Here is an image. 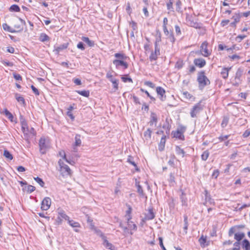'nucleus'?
Masks as SVG:
<instances>
[{
	"label": "nucleus",
	"mask_w": 250,
	"mask_h": 250,
	"mask_svg": "<svg viewBox=\"0 0 250 250\" xmlns=\"http://www.w3.org/2000/svg\"><path fill=\"white\" fill-rule=\"evenodd\" d=\"M114 56L116 58L115 60H126L127 58V57L123 53H115Z\"/></svg>",
	"instance_id": "23"
},
{
	"label": "nucleus",
	"mask_w": 250,
	"mask_h": 250,
	"mask_svg": "<svg viewBox=\"0 0 250 250\" xmlns=\"http://www.w3.org/2000/svg\"><path fill=\"white\" fill-rule=\"evenodd\" d=\"M76 92L85 97H88L89 96L90 93L89 90H77Z\"/></svg>",
	"instance_id": "34"
},
{
	"label": "nucleus",
	"mask_w": 250,
	"mask_h": 250,
	"mask_svg": "<svg viewBox=\"0 0 250 250\" xmlns=\"http://www.w3.org/2000/svg\"><path fill=\"white\" fill-rule=\"evenodd\" d=\"M231 67H229V68L224 67L222 69V71L221 72V74L223 79H226L227 78H228V76H229V72L231 69Z\"/></svg>",
	"instance_id": "18"
},
{
	"label": "nucleus",
	"mask_w": 250,
	"mask_h": 250,
	"mask_svg": "<svg viewBox=\"0 0 250 250\" xmlns=\"http://www.w3.org/2000/svg\"><path fill=\"white\" fill-rule=\"evenodd\" d=\"M183 95L186 98L188 99H191L193 97V96L187 91L184 92Z\"/></svg>",
	"instance_id": "59"
},
{
	"label": "nucleus",
	"mask_w": 250,
	"mask_h": 250,
	"mask_svg": "<svg viewBox=\"0 0 250 250\" xmlns=\"http://www.w3.org/2000/svg\"><path fill=\"white\" fill-rule=\"evenodd\" d=\"M49 40V37L45 33H42L39 37V40L42 42L47 41Z\"/></svg>",
	"instance_id": "33"
},
{
	"label": "nucleus",
	"mask_w": 250,
	"mask_h": 250,
	"mask_svg": "<svg viewBox=\"0 0 250 250\" xmlns=\"http://www.w3.org/2000/svg\"><path fill=\"white\" fill-rule=\"evenodd\" d=\"M58 214L59 216H60L62 219L63 218L65 220L67 221H68V220L69 219V217L68 215H67L65 214V212L63 210L60 211L58 213Z\"/></svg>",
	"instance_id": "37"
},
{
	"label": "nucleus",
	"mask_w": 250,
	"mask_h": 250,
	"mask_svg": "<svg viewBox=\"0 0 250 250\" xmlns=\"http://www.w3.org/2000/svg\"><path fill=\"white\" fill-rule=\"evenodd\" d=\"M36 188H22L23 191L24 192H26L28 194H30L32 192H33Z\"/></svg>",
	"instance_id": "58"
},
{
	"label": "nucleus",
	"mask_w": 250,
	"mask_h": 250,
	"mask_svg": "<svg viewBox=\"0 0 250 250\" xmlns=\"http://www.w3.org/2000/svg\"><path fill=\"white\" fill-rule=\"evenodd\" d=\"M160 55V49H154V51H152L149 56V60L152 62L156 61L158 59V56Z\"/></svg>",
	"instance_id": "9"
},
{
	"label": "nucleus",
	"mask_w": 250,
	"mask_h": 250,
	"mask_svg": "<svg viewBox=\"0 0 250 250\" xmlns=\"http://www.w3.org/2000/svg\"><path fill=\"white\" fill-rule=\"evenodd\" d=\"M199 242L202 247L208 245V243L207 242V237L202 235L199 239Z\"/></svg>",
	"instance_id": "17"
},
{
	"label": "nucleus",
	"mask_w": 250,
	"mask_h": 250,
	"mask_svg": "<svg viewBox=\"0 0 250 250\" xmlns=\"http://www.w3.org/2000/svg\"><path fill=\"white\" fill-rule=\"evenodd\" d=\"M245 237V234L243 232L236 233L234 234V239L237 241H240Z\"/></svg>",
	"instance_id": "31"
},
{
	"label": "nucleus",
	"mask_w": 250,
	"mask_h": 250,
	"mask_svg": "<svg viewBox=\"0 0 250 250\" xmlns=\"http://www.w3.org/2000/svg\"><path fill=\"white\" fill-rule=\"evenodd\" d=\"M113 86V88L115 89V90H118V83H119V80H115L114 82H112Z\"/></svg>",
	"instance_id": "53"
},
{
	"label": "nucleus",
	"mask_w": 250,
	"mask_h": 250,
	"mask_svg": "<svg viewBox=\"0 0 250 250\" xmlns=\"http://www.w3.org/2000/svg\"><path fill=\"white\" fill-rule=\"evenodd\" d=\"M182 2L180 0H178L176 3V10L179 13H182L183 12L182 10Z\"/></svg>",
	"instance_id": "39"
},
{
	"label": "nucleus",
	"mask_w": 250,
	"mask_h": 250,
	"mask_svg": "<svg viewBox=\"0 0 250 250\" xmlns=\"http://www.w3.org/2000/svg\"><path fill=\"white\" fill-rule=\"evenodd\" d=\"M155 217V215L153 212L152 208L149 209L147 213L145 214V219L150 220L153 219Z\"/></svg>",
	"instance_id": "16"
},
{
	"label": "nucleus",
	"mask_w": 250,
	"mask_h": 250,
	"mask_svg": "<svg viewBox=\"0 0 250 250\" xmlns=\"http://www.w3.org/2000/svg\"><path fill=\"white\" fill-rule=\"evenodd\" d=\"M127 162L134 166L135 167H137V165L136 163L133 161V158L131 156H129L127 159Z\"/></svg>",
	"instance_id": "50"
},
{
	"label": "nucleus",
	"mask_w": 250,
	"mask_h": 250,
	"mask_svg": "<svg viewBox=\"0 0 250 250\" xmlns=\"http://www.w3.org/2000/svg\"><path fill=\"white\" fill-rule=\"evenodd\" d=\"M13 76L14 79L17 81L22 80V77L19 74L14 73L13 74Z\"/></svg>",
	"instance_id": "55"
},
{
	"label": "nucleus",
	"mask_w": 250,
	"mask_h": 250,
	"mask_svg": "<svg viewBox=\"0 0 250 250\" xmlns=\"http://www.w3.org/2000/svg\"><path fill=\"white\" fill-rule=\"evenodd\" d=\"M14 28L16 32H21L23 30V27L20 24H15Z\"/></svg>",
	"instance_id": "51"
},
{
	"label": "nucleus",
	"mask_w": 250,
	"mask_h": 250,
	"mask_svg": "<svg viewBox=\"0 0 250 250\" xmlns=\"http://www.w3.org/2000/svg\"><path fill=\"white\" fill-rule=\"evenodd\" d=\"M72 81L77 85H80L82 84L81 80L78 78H74Z\"/></svg>",
	"instance_id": "56"
},
{
	"label": "nucleus",
	"mask_w": 250,
	"mask_h": 250,
	"mask_svg": "<svg viewBox=\"0 0 250 250\" xmlns=\"http://www.w3.org/2000/svg\"><path fill=\"white\" fill-rule=\"evenodd\" d=\"M197 80L200 90H203L206 86L209 85L210 83V81L205 75V72L204 71H201L198 73Z\"/></svg>",
	"instance_id": "2"
},
{
	"label": "nucleus",
	"mask_w": 250,
	"mask_h": 250,
	"mask_svg": "<svg viewBox=\"0 0 250 250\" xmlns=\"http://www.w3.org/2000/svg\"><path fill=\"white\" fill-rule=\"evenodd\" d=\"M156 92L158 95L160 96L159 98L161 101H165L166 98L165 89L161 86H158L156 88Z\"/></svg>",
	"instance_id": "10"
},
{
	"label": "nucleus",
	"mask_w": 250,
	"mask_h": 250,
	"mask_svg": "<svg viewBox=\"0 0 250 250\" xmlns=\"http://www.w3.org/2000/svg\"><path fill=\"white\" fill-rule=\"evenodd\" d=\"M152 131L150 128H148L144 133V136L146 140H148L151 138Z\"/></svg>",
	"instance_id": "29"
},
{
	"label": "nucleus",
	"mask_w": 250,
	"mask_h": 250,
	"mask_svg": "<svg viewBox=\"0 0 250 250\" xmlns=\"http://www.w3.org/2000/svg\"><path fill=\"white\" fill-rule=\"evenodd\" d=\"M175 151L177 155L181 156L182 157H184L185 152L184 150L179 146H176Z\"/></svg>",
	"instance_id": "27"
},
{
	"label": "nucleus",
	"mask_w": 250,
	"mask_h": 250,
	"mask_svg": "<svg viewBox=\"0 0 250 250\" xmlns=\"http://www.w3.org/2000/svg\"><path fill=\"white\" fill-rule=\"evenodd\" d=\"M202 101H200L197 104H195L191 109L190 112V116L192 118H195L197 115L203 109V106L201 104Z\"/></svg>",
	"instance_id": "5"
},
{
	"label": "nucleus",
	"mask_w": 250,
	"mask_h": 250,
	"mask_svg": "<svg viewBox=\"0 0 250 250\" xmlns=\"http://www.w3.org/2000/svg\"><path fill=\"white\" fill-rule=\"evenodd\" d=\"M237 227V226H234L230 228L228 233L229 236H231L233 235V234L236 231V228Z\"/></svg>",
	"instance_id": "47"
},
{
	"label": "nucleus",
	"mask_w": 250,
	"mask_h": 250,
	"mask_svg": "<svg viewBox=\"0 0 250 250\" xmlns=\"http://www.w3.org/2000/svg\"><path fill=\"white\" fill-rule=\"evenodd\" d=\"M51 200L49 197H45L42 202L41 208L43 210H47L51 205Z\"/></svg>",
	"instance_id": "8"
},
{
	"label": "nucleus",
	"mask_w": 250,
	"mask_h": 250,
	"mask_svg": "<svg viewBox=\"0 0 250 250\" xmlns=\"http://www.w3.org/2000/svg\"><path fill=\"white\" fill-rule=\"evenodd\" d=\"M209 156V152L208 150L205 151L201 155L202 160L206 161Z\"/></svg>",
	"instance_id": "45"
},
{
	"label": "nucleus",
	"mask_w": 250,
	"mask_h": 250,
	"mask_svg": "<svg viewBox=\"0 0 250 250\" xmlns=\"http://www.w3.org/2000/svg\"><path fill=\"white\" fill-rule=\"evenodd\" d=\"M31 88L36 95L38 96L40 95V92H39L38 89L37 88H36L34 85H32L31 86Z\"/></svg>",
	"instance_id": "52"
},
{
	"label": "nucleus",
	"mask_w": 250,
	"mask_h": 250,
	"mask_svg": "<svg viewBox=\"0 0 250 250\" xmlns=\"http://www.w3.org/2000/svg\"><path fill=\"white\" fill-rule=\"evenodd\" d=\"M15 97L17 101L21 103L23 105H25V102L24 98L20 95V94L18 93H16L15 94Z\"/></svg>",
	"instance_id": "24"
},
{
	"label": "nucleus",
	"mask_w": 250,
	"mask_h": 250,
	"mask_svg": "<svg viewBox=\"0 0 250 250\" xmlns=\"http://www.w3.org/2000/svg\"><path fill=\"white\" fill-rule=\"evenodd\" d=\"M193 62L194 64L199 68L203 67L206 64V62L203 58H196L194 60Z\"/></svg>",
	"instance_id": "11"
},
{
	"label": "nucleus",
	"mask_w": 250,
	"mask_h": 250,
	"mask_svg": "<svg viewBox=\"0 0 250 250\" xmlns=\"http://www.w3.org/2000/svg\"><path fill=\"white\" fill-rule=\"evenodd\" d=\"M21 130L23 133L24 139L29 143V140L36 135V131L33 127L29 128L25 120L22 117L20 119Z\"/></svg>",
	"instance_id": "1"
},
{
	"label": "nucleus",
	"mask_w": 250,
	"mask_h": 250,
	"mask_svg": "<svg viewBox=\"0 0 250 250\" xmlns=\"http://www.w3.org/2000/svg\"><path fill=\"white\" fill-rule=\"evenodd\" d=\"M77 47L79 49H80L82 50H84L85 47L84 46V44L82 42H79L77 44Z\"/></svg>",
	"instance_id": "63"
},
{
	"label": "nucleus",
	"mask_w": 250,
	"mask_h": 250,
	"mask_svg": "<svg viewBox=\"0 0 250 250\" xmlns=\"http://www.w3.org/2000/svg\"><path fill=\"white\" fill-rule=\"evenodd\" d=\"M9 10L10 12H20L21 10L20 7L18 5H16V4L12 5L10 7Z\"/></svg>",
	"instance_id": "35"
},
{
	"label": "nucleus",
	"mask_w": 250,
	"mask_h": 250,
	"mask_svg": "<svg viewBox=\"0 0 250 250\" xmlns=\"http://www.w3.org/2000/svg\"><path fill=\"white\" fill-rule=\"evenodd\" d=\"M58 164L60 167L61 173L62 176L67 177L71 175L72 171L67 165L65 164L61 160L59 161Z\"/></svg>",
	"instance_id": "4"
},
{
	"label": "nucleus",
	"mask_w": 250,
	"mask_h": 250,
	"mask_svg": "<svg viewBox=\"0 0 250 250\" xmlns=\"http://www.w3.org/2000/svg\"><path fill=\"white\" fill-rule=\"evenodd\" d=\"M179 191L181 193L180 198L182 202V205L187 206V199L186 197L185 191L182 188H181Z\"/></svg>",
	"instance_id": "15"
},
{
	"label": "nucleus",
	"mask_w": 250,
	"mask_h": 250,
	"mask_svg": "<svg viewBox=\"0 0 250 250\" xmlns=\"http://www.w3.org/2000/svg\"><path fill=\"white\" fill-rule=\"evenodd\" d=\"M242 73H243V71L240 68H238L236 73L235 79V80L238 79V80H240V78L242 75Z\"/></svg>",
	"instance_id": "43"
},
{
	"label": "nucleus",
	"mask_w": 250,
	"mask_h": 250,
	"mask_svg": "<svg viewBox=\"0 0 250 250\" xmlns=\"http://www.w3.org/2000/svg\"><path fill=\"white\" fill-rule=\"evenodd\" d=\"M113 63L115 65L116 68L119 69L125 70L128 67V64L125 60H114L113 61Z\"/></svg>",
	"instance_id": "6"
},
{
	"label": "nucleus",
	"mask_w": 250,
	"mask_h": 250,
	"mask_svg": "<svg viewBox=\"0 0 250 250\" xmlns=\"http://www.w3.org/2000/svg\"><path fill=\"white\" fill-rule=\"evenodd\" d=\"M127 76H128L127 75L123 76L121 77L122 80L124 83H126L127 82H130V83H133V81H132V79L131 78L127 77Z\"/></svg>",
	"instance_id": "44"
},
{
	"label": "nucleus",
	"mask_w": 250,
	"mask_h": 250,
	"mask_svg": "<svg viewBox=\"0 0 250 250\" xmlns=\"http://www.w3.org/2000/svg\"><path fill=\"white\" fill-rule=\"evenodd\" d=\"M131 230H137V227L136 224L133 223H130V226H128Z\"/></svg>",
	"instance_id": "57"
},
{
	"label": "nucleus",
	"mask_w": 250,
	"mask_h": 250,
	"mask_svg": "<svg viewBox=\"0 0 250 250\" xmlns=\"http://www.w3.org/2000/svg\"><path fill=\"white\" fill-rule=\"evenodd\" d=\"M68 223L70 226L73 228H80L81 225L79 222H76L73 220L69 219Z\"/></svg>",
	"instance_id": "28"
},
{
	"label": "nucleus",
	"mask_w": 250,
	"mask_h": 250,
	"mask_svg": "<svg viewBox=\"0 0 250 250\" xmlns=\"http://www.w3.org/2000/svg\"><path fill=\"white\" fill-rule=\"evenodd\" d=\"M242 247L244 250H250V243L248 240L245 239L243 240Z\"/></svg>",
	"instance_id": "20"
},
{
	"label": "nucleus",
	"mask_w": 250,
	"mask_h": 250,
	"mask_svg": "<svg viewBox=\"0 0 250 250\" xmlns=\"http://www.w3.org/2000/svg\"><path fill=\"white\" fill-rule=\"evenodd\" d=\"M159 241L160 246L161 248L163 249V250H167L164 246V244L163 243V238L162 237H159Z\"/></svg>",
	"instance_id": "61"
},
{
	"label": "nucleus",
	"mask_w": 250,
	"mask_h": 250,
	"mask_svg": "<svg viewBox=\"0 0 250 250\" xmlns=\"http://www.w3.org/2000/svg\"><path fill=\"white\" fill-rule=\"evenodd\" d=\"M3 113L11 122H13V115L7 109H4Z\"/></svg>",
	"instance_id": "36"
},
{
	"label": "nucleus",
	"mask_w": 250,
	"mask_h": 250,
	"mask_svg": "<svg viewBox=\"0 0 250 250\" xmlns=\"http://www.w3.org/2000/svg\"><path fill=\"white\" fill-rule=\"evenodd\" d=\"M208 44L207 42L205 41L200 46V51L204 57H208L211 54V51L208 49Z\"/></svg>",
	"instance_id": "7"
},
{
	"label": "nucleus",
	"mask_w": 250,
	"mask_h": 250,
	"mask_svg": "<svg viewBox=\"0 0 250 250\" xmlns=\"http://www.w3.org/2000/svg\"><path fill=\"white\" fill-rule=\"evenodd\" d=\"M184 65V62L183 60H178L177 62H176L175 67L176 68H178V69H181L183 67Z\"/></svg>",
	"instance_id": "42"
},
{
	"label": "nucleus",
	"mask_w": 250,
	"mask_h": 250,
	"mask_svg": "<svg viewBox=\"0 0 250 250\" xmlns=\"http://www.w3.org/2000/svg\"><path fill=\"white\" fill-rule=\"evenodd\" d=\"M232 19L234 20L233 21L238 23L240 21V17L239 14H235L232 17Z\"/></svg>",
	"instance_id": "48"
},
{
	"label": "nucleus",
	"mask_w": 250,
	"mask_h": 250,
	"mask_svg": "<svg viewBox=\"0 0 250 250\" xmlns=\"http://www.w3.org/2000/svg\"><path fill=\"white\" fill-rule=\"evenodd\" d=\"M87 222L89 224L91 229H95V226L93 223V220L88 215H86Z\"/></svg>",
	"instance_id": "38"
},
{
	"label": "nucleus",
	"mask_w": 250,
	"mask_h": 250,
	"mask_svg": "<svg viewBox=\"0 0 250 250\" xmlns=\"http://www.w3.org/2000/svg\"><path fill=\"white\" fill-rule=\"evenodd\" d=\"M3 155L6 158H7L9 160H11L13 159L12 155L7 150H4L3 152Z\"/></svg>",
	"instance_id": "40"
},
{
	"label": "nucleus",
	"mask_w": 250,
	"mask_h": 250,
	"mask_svg": "<svg viewBox=\"0 0 250 250\" xmlns=\"http://www.w3.org/2000/svg\"><path fill=\"white\" fill-rule=\"evenodd\" d=\"M166 136H163L160 141L159 145V149L160 151H162L164 150L165 145L166 143Z\"/></svg>",
	"instance_id": "25"
},
{
	"label": "nucleus",
	"mask_w": 250,
	"mask_h": 250,
	"mask_svg": "<svg viewBox=\"0 0 250 250\" xmlns=\"http://www.w3.org/2000/svg\"><path fill=\"white\" fill-rule=\"evenodd\" d=\"M157 123V117L155 113H151L150 115V120L149 122V124L150 126H153L154 125V126L156 127Z\"/></svg>",
	"instance_id": "13"
},
{
	"label": "nucleus",
	"mask_w": 250,
	"mask_h": 250,
	"mask_svg": "<svg viewBox=\"0 0 250 250\" xmlns=\"http://www.w3.org/2000/svg\"><path fill=\"white\" fill-rule=\"evenodd\" d=\"M156 40L157 42H161V34L160 32H157L156 36Z\"/></svg>",
	"instance_id": "62"
},
{
	"label": "nucleus",
	"mask_w": 250,
	"mask_h": 250,
	"mask_svg": "<svg viewBox=\"0 0 250 250\" xmlns=\"http://www.w3.org/2000/svg\"><path fill=\"white\" fill-rule=\"evenodd\" d=\"M68 46V43H64L62 44H61L59 46L55 47V49L54 51L55 52L56 54H59V53L62 50L65 49L67 48Z\"/></svg>",
	"instance_id": "12"
},
{
	"label": "nucleus",
	"mask_w": 250,
	"mask_h": 250,
	"mask_svg": "<svg viewBox=\"0 0 250 250\" xmlns=\"http://www.w3.org/2000/svg\"><path fill=\"white\" fill-rule=\"evenodd\" d=\"M75 143L73 145V149H75L76 146H79L81 145L82 141L81 140V136L79 134H76L75 137Z\"/></svg>",
	"instance_id": "19"
},
{
	"label": "nucleus",
	"mask_w": 250,
	"mask_h": 250,
	"mask_svg": "<svg viewBox=\"0 0 250 250\" xmlns=\"http://www.w3.org/2000/svg\"><path fill=\"white\" fill-rule=\"evenodd\" d=\"M34 179L41 187H43L44 183L41 178L37 177L36 178H34Z\"/></svg>",
	"instance_id": "46"
},
{
	"label": "nucleus",
	"mask_w": 250,
	"mask_h": 250,
	"mask_svg": "<svg viewBox=\"0 0 250 250\" xmlns=\"http://www.w3.org/2000/svg\"><path fill=\"white\" fill-rule=\"evenodd\" d=\"M184 230L186 234L187 233V230L188 228V216L186 215L184 216Z\"/></svg>",
	"instance_id": "32"
},
{
	"label": "nucleus",
	"mask_w": 250,
	"mask_h": 250,
	"mask_svg": "<svg viewBox=\"0 0 250 250\" xmlns=\"http://www.w3.org/2000/svg\"><path fill=\"white\" fill-rule=\"evenodd\" d=\"M101 236L102 237V238L104 240V246L108 249L111 248H113V245L107 241V240L106 239V237L104 236V235H102Z\"/></svg>",
	"instance_id": "21"
},
{
	"label": "nucleus",
	"mask_w": 250,
	"mask_h": 250,
	"mask_svg": "<svg viewBox=\"0 0 250 250\" xmlns=\"http://www.w3.org/2000/svg\"><path fill=\"white\" fill-rule=\"evenodd\" d=\"M168 38L171 42L172 43L174 42L175 39L172 32H171L169 35Z\"/></svg>",
	"instance_id": "60"
},
{
	"label": "nucleus",
	"mask_w": 250,
	"mask_h": 250,
	"mask_svg": "<svg viewBox=\"0 0 250 250\" xmlns=\"http://www.w3.org/2000/svg\"><path fill=\"white\" fill-rule=\"evenodd\" d=\"M186 129L187 127L185 126L181 125H179L177 128V130L184 134V133L186 131Z\"/></svg>",
	"instance_id": "49"
},
{
	"label": "nucleus",
	"mask_w": 250,
	"mask_h": 250,
	"mask_svg": "<svg viewBox=\"0 0 250 250\" xmlns=\"http://www.w3.org/2000/svg\"><path fill=\"white\" fill-rule=\"evenodd\" d=\"M218 50H223L225 49H226L227 50H231V48H227V46L226 45H224L222 44H219L218 45Z\"/></svg>",
	"instance_id": "54"
},
{
	"label": "nucleus",
	"mask_w": 250,
	"mask_h": 250,
	"mask_svg": "<svg viewBox=\"0 0 250 250\" xmlns=\"http://www.w3.org/2000/svg\"><path fill=\"white\" fill-rule=\"evenodd\" d=\"M229 118L227 116H224L223 117V120H222V122L221 123V126L223 128L225 127L229 123Z\"/></svg>",
	"instance_id": "41"
},
{
	"label": "nucleus",
	"mask_w": 250,
	"mask_h": 250,
	"mask_svg": "<svg viewBox=\"0 0 250 250\" xmlns=\"http://www.w3.org/2000/svg\"><path fill=\"white\" fill-rule=\"evenodd\" d=\"M82 40L90 47H93L95 44L94 41L90 40L88 37H82Z\"/></svg>",
	"instance_id": "22"
},
{
	"label": "nucleus",
	"mask_w": 250,
	"mask_h": 250,
	"mask_svg": "<svg viewBox=\"0 0 250 250\" xmlns=\"http://www.w3.org/2000/svg\"><path fill=\"white\" fill-rule=\"evenodd\" d=\"M171 134L173 135V137L178 139L181 140H185V136L182 132L179 131L178 130H176L175 131H172Z\"/></svg>",
	"instance_id": "14"
},
{
	"label": "nucleus",
	"mask_w": 250,
	"mask_h": 250,
	"mask_svg": "<svg viewBox=\"0 0 250 250\" xmlns=\"http://www.w3.org/2000/svg\"><path fill=\"white\" fill-rule=\"evenodd\" d=\"M3 28L4 30L7 31L10 33H16V31L15 29H13V28L9 26L8 24L6 23H4L2 25Z\"/></svg>",
	"instance_id": "26"
},
{
	"label": "nucleus",
	"mask_w": 250,
	"mask_h": 250,
	"mask_svg": "<svg viewBox=\"0 0 250 250\" xmlns=\"http://www.w3.org/2000/svg\"><path fill=\"white\" fill-rule=\"evenodd\" d=\"M175 32L177 35H180L181 34V29L180 27L178 25H176L175 26Z\"/></svg>",
	"instance_id": "64"
},
{
	"label": "nucleus",
	"mask_w": 250,
	"mask_h": 250,
	"mask_svg": "<svg viewBox=\"0 0 250 250\" xmlns=\"http://www.w3.org/2000/svg\"><path fill=\"white\" fill-rule=\"evenodd\" d=\"M40 151L42 154L46 153L47 150L50 148V143L49 140L44 137H41L39 143Z\"/></svg>",
	"instance_id": "3"
},
{
	"label": "nucleus",
	"mask_w": 250,
	"mask_h": 250,
	"mask_svg": "<svg viewBox=\"0 0 250 250\" xmlns=\"http://www.w3.org/2000/svg\"><path fill=\"white\" fill-rule=\"evenodd\" d=\"M203 194L205 195V200L206 202H209L210 203L213 202V200L211 199L209 193L207 190H205Z\"/></svg>",
	"instance_id": "30"
}]
</instances>
